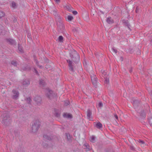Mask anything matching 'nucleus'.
Wrapping results in <instances>:
<instances>
[{
	"instance_id": "4",
	"label": "nucleus",
	"mask_w": 152,
	"mask_h": 152,
	"mask_svg": "<svg viewBox=\"0 0 152 152\" xmlns=\"http://www.w3.org/2000/svg\"><path fill=\"white\" fill-rule=\"evenodd\" d=\"M66 61L68 64V65L69 70L72 72H74V64L70 60H67Z\"/></svg>"
},
{
	"instance_id": "38",
	"label": "nucleus",
	"mask_w": 152,
	"mask_h": 152,
	"mask_svg": "<svg viewBox=\"0 0 152 152\" xmlns=\"http://www.w3.org/2000/svg\"><path fill=\"white\" fill-rule=\"evenodd\" d=\"M55 115L57 117H59L60 116V114L58 113H55Z\"/></svg>"
},
{
	"instance_id": "21",
	"label": "nucleus",
	"mask_w": 152,
	"mask_h": 152,
	"mask_svg": "<svg viewBox=\"0 0 152 152\" xmlns=\"http://www.w3.org/2000/svg\"><path fill=\"white\" fill-rule=\"evenodd\" d=\"M39 84L41 86H44L45 85V81L42 79L40 80Z\"/></svg>"
},
{
	"instance_id": "51",
	"label": "nucleus",
	"mask_w": 152,
	"mask_h": 152,
	"mask_svg": "<svg viewBox=\"0 0 152 152\" xmlns=\"http://www.w3.org/2000/svg\"><path fill=\"white\" fill-rule=\"evenodd\" d=\"M151 96H152V93H151Z\"/></svg>"
},
{
	"instance_id": "45",
	"label": "nucleus",
	"mask_w": 152,
	"mask_h": 152,
	"mask_svg": "<svg viewBox=\"0 0 152 152\" xmlns=\"http://www.w3.org/2000/svg\"><path fill=\"white\" fill-rule=\"evenodd\" d=\"M57 3H58L59 2L60 0H54Z\"/></svg>"
},
{
	"instance_id": "29",
	"label": "nucleus",
	"mask_w": 152,
	"mask_h": 152,
	"mask_svg": "<svg viewBox=\"0 0 152 152\" xmlns=\"http://www.w3.org/2000/svg\"><path fill=\"white\" fill-rule=\"evenodd\" d=\"M63 39V38L61 36H59L58 38V40L60 42H62Z\"/></svg>"
},
{
	"instance_id": "3",
	"label": "nucleus",
	"mask_w": 152,
	"mask_h": 152,
	"mask_svg": "<svg viewBox=\"0 0 152 152\" xmlns=\"http://www.w3.org/2000/svg\"><path fill=\"white\" fill-rule=\"evenodd\" d=\"M70 57L72 59V60L75 63H77L79 61L80 59L79 55L75 51L70 54Z\"/></svg>"
},
{
	"instance_id": "18",
	"label": "nucleus",
	"mask_w": 152,
	"mask_h": 152,
	"mask_svg": "<svg viewBox=\"0 0 152 152\" xmlns=\"http://www.w3.org/2000/svg\"><path fill=\"white\" fill-rule=\"evenodd\" d=\"M63 116L64 117L67 118H72V115L67 113H64Z\"/></svg>"
},
{
	"instance_id": "23",
	"label": "nucleus",
	"mask_w": 152,
	"mask_h": 152,
	"mask_svg": "<svg viewBox=\"0 0 152 152\" xmlns=\"http://www.w3.org/2000/svg\"><path fill=\"white\" fill-rule=\"evenodd\" d=\"M43 138L45 140H51L50 137L46 134H44L43 136Z\"/></svg>"
},
{
	"instance_id": "14",
	"label": "nucleus",
	"mask_w": 152,
	"mask_h": 152,
	"mask_svg": "<svg viewBox=\"0 0 152 152\" xmlns=\"http://www.w3.org/2000/svg\"><path fill=\"white\" fill-rule=\"evenodd\" d=\"M139 102L137 100H135L134 101L133 104L135 109H137V107L139 106Z\"/></svg>"
},
{
	"instance_id": "50",
	"label": "nucleus",
	"mask_w": 152,
	"mask_h": 152,
	"mask_svg": "<svg viewBox=\"0 0 152 152\" xmlns=\"http://www.w3.org/2000/svg\"><path fill=\"white\" fill-rule=\"evenodd\" d=\"M28 37H30V35H29V36H28Z\"/></svg>"
},
{
	"instance_id": "41",
	"label": "nucleus",
	"mask_w": 152,
	"mask_h": 152,
	"mask_svg": "<svg viewBox=\"0 0 152 152\" xmlns=\"http://www.w3.org/2000/svg\"><path fill=\"white\" fill-rule=\"evenodd\" d=\"M18 152H25L23 148H21L20 150L18 149Z\"/></svg>"
},
{
	"instance_id": "44",
	"label": "nucleus",
	"mask_w": 152,
	"mask_h": 152,
	"mask_svg": "<svg viewBox=\"0 0 152 152\" xmlns=\"http://www.w3.org/2000/svg\"><path fill=\"white\" fill-rule=\"evenodd\" d=\"M35 62H36V64H37L38 66V61H37L36 60H35Z\"/></svg>"
},
{
	"instance_id": "13",
	"label": "nucleus",
	"mask_w": 152,
	"mask_h": 152,
	"mask_svg": "<svg viewBox=\"0 0 152 152\" xmlns=\"http://www.w3.org/2000/svg\"><path fill=\"white\" fill-rule=\"evenodd\" d=\"M34 101L38 104L41 101V98L39 96H36L34 97Z\"/></svg>"
},
{
	"instance_id": "31",
	"label": "nucleus",
	"mask_w": 152,
	"mask_h": 152,
	"mask_svg": "<svg viewBox=\"0 0 152 152\" xmlns=\"http://www.w3.org/2000/svg\"><path fill=\"white\" fill-rule=\"evenodd\" d=\"M4 15V12L2 11H0V18H1Z\"/></svg>"
},
{
	"instance_id": "28",
	"label": "nucleus",
	"mask_w": 152,
	"mask_h": 152,
	"mask_svg": "<svg viewBox=\"0 0 152 152\" xmlns=\"http://www.w3.org/2000/svg\"><path fill=\"white\" fill-rule=\"evenodd\" d=\"M11 64L15 66H17V63L16 61H11Z\"/></svg>"
},
{
	"instance_id": "36",
	"label": "nucleus",
	"mask_w": 152,
	"mask_h": 152,
	"mask_svg": "<svg viewBox=\"0 0 152 152\" xmlns=\"http://www.w3.org/2000/svg\"><path fill=\"white\" fill-rule=\"evenodd\" d=\"M98 106L99 107H101L103 106V104L101 102H100L98 104Z\"/></svg>"
},
{
	"instance_id": "26",
	"label": "nucleus",
	"mask_w": 152,
	"mask_h": 152,
	"mask_svg": "<svg viewBox=\"0 0 152 152\" xmlns=\"http://www.w3.org/2000/svg\"><path fill=\"white\" fill-rule=\"evenodd\" d=\"M18 48L20 52L23 53V50L22 49V48L21 46H20L19 45H18Z\"/></svg>"
},
{
	"instance_id": "5",
	"label": "nucleus",
	"mask_w": 152,
	"mask_h": 152,
	"mask_svg": "<svg viewBox=\"0 0 152 152\" xmlns=\"http://www.w3.org/2000/svg\"><path fill=\"white\" fill-rule=\"evenodd\" d=\"M91 81L92 84L94 86L96 85L97 82V78L96 76L94 75H93L91 76Z\"/></svg>"
},
{
	"instance_id": "30",
	"label": "nucleus",
	"mask_w": 152,
	"mask_h": 152,
	"mask_svg": "<svg viewBox=\"0 0 152 152\" xmlns=\"http://www.w3.org/2000/svg\"><path fill=\"white\" fill-rule=\"evenodd\" d=\"M65 7L66 8V9H67V10L69 11H72L69 5L66 6Z\"/></svg>"
},
{
	"instance_id": "47",
	"label": "nucleus",
	"mask_w": 152,
	"mask_h": 152,
	"mask_svg": "<svg viewBox=\"0 0 152 152\" xmlns=\"http://www.w3.org/2000/svg\"><path fill=\"white\" fill-rule=\"evenodd\" d=\"M39 66V67L40 68H43L42 66Z\"/></svg>"
},
{
	"instance_id": "42",
	"label": "nucleus",
	"mask_w": 152,
	"mask_h": 152,
	"mask_svg": "<svg viewBox=\"0 0 152 152\" xmlns=\"http://www.w3.org/2000/svg\"><path fill=\"white\" fill-rule=\"evenodd\" d=\"M72 13L74 15H76L77 14V11H73Z\"/></svg>"
},
{
	"instance_id": "8",
	"label": "nucleus",
	"mask_w": 152,
	"mask_h": 152,
	"mask_svg": "<svg viewBox=\"0 0 152 152\" xmlns=\"http://www.w3.org/2000/svg\"><path fill=\"white\" fill-rule=\"evenodd\" d=\"M55 18L57 22V24L58 23H63L61 18L57 14L55 15Z\"/></svg>"
},
{
	"instance_id": "17",
	"label": "nucleus",
	"mask_w": 152,
	"mask_h": 152,
	"mask_svg": "<svg viewBox=\"0 0 152 152\" xmlns=\"http://www.w3.org/2000/svg\"><path fill=\"white\" fill-rule=\"evenodd\" d=\"M22 84L25 86H27L30 84V82L28 80H25L23 82Z\"/></svg>"
},
{
	"instance_id": "19",
	"label": "nucleus",
	"mask_w": 152,
	"mask_h": 152,
	"mask_svg": "<svg viewBox=\"0 0 152 152\" xmlns=\"http://www.w3.org/2000/svg\"><path fill=\"white\" fill-rule=\"evenodd\" d=\"M102 73L103 76L104 78L107 77H108V74L107 73L106 71L104 70H102Z\"/></svg>"
},
{
	"instance_id": "20",
	"label": "nucleus",
	"mask_w": 152,
	"mask_h": 152,
	"mask_svg": "<svg viewBox=\"0 0 152 152\" xmlns=\"http://www.w3.org/2000/svg\"><path fill=\"white\" fill-rule=\"evenodd\" d=\"M123 22L125 26H126L128 28H129V29L131 30L130 28V25L129 24V22H128L127 21H126L125 20H123Z\"/></svg>"
},
{
	"instance_id": "48",
	"label": "nucleus",
	"mask_w": 152,
	"mask_h": 152,
	"mask_svg": "<svg viewBox=\"0 0 152 152\" xmlns=\"http://www.w3.org/2000/svg\"><path fill=\"white\" fill-rule=\"evenodd\" d=\"M151 44H152V40H151Z\"/></svg>"
},
{
	"instance_id": "25",
	"label": "nucleus",
	"mask_w": 152,
	"mask_h": 152,
	"mask_svg": "<svg viewBox=\"0 0 152 152\" xmlns=\"http://www.w3.org/2000/svg\"><path fill=\"white\" fill-rule=\"evenodd\" d=\"M104 79H105L104 83L107 84H108L109 83V77H104Z\"/></svg>"
},
{
	"instance_id": "24",
	"label": "nucleus",
	"mask_w": 152,
	"mask_h": 152,
	"mask_svg": "<svg viewBox=\"0 0 152 152\" xmlns=\"http://www.w3.org/2000/svg\"><path fill=\"white\" fill-rule=\"evenodd\" d=\"M90 140L92 142H94L95 141V137L94 136H92L90 137Z\"/></svg>"
},
{
	"instance_id": "46",
	"label": "nucleus",
	"mask_w": 152,
	"mask_h": 152,
	"mask_svg": "<svg viewBox=\"0 0 152 152\" xmlns=\"http://www.w3.org/2000/svg\"><path fill=\"white\" fill-rule=\"evenodd\" d=\"M120 60H121V61H123V58L122 57H120Z\"/></svg>"
},
{
	"instance_id": "32",
	"label": "nucleus",
	"mask_w": 152,
	"mask_h": 152,
	"mask_svg": "<svg viewBox=\"0 0 152 152\" xmlns=\"http://www.w3.org/2000/svg\"><path fill=\"white\" fill-rule=\"evenodd\" d=\"M69 101L68 100H66L64 102V105L65 106H66L68 105H69Z\"/></svg>"
},
{
	"instance_id": "40",
	"label": "nucleus",
	"mask_w": 152,
	"mask_h": 152,
	"mask_svg": "<svg viewBox=\"0 0 152 152\" xmlns=\"http://www.w3.org/2000/svg\"><path fill=\"white\" fill-rule=\"evenodd\" d=\"M31 100V99L30 97L27 98V102L28 103H29L30 102Z\"/></svg>"
},
{
	"instance_id": "10",
	"label": "nucleus",
	"mask_w": 152,
	"mask_h": 152,
	"mask_svg": "<svg viewBox=\"0 0 152 152\" xmlns=\"http://www.w3.org/2000/svg\"><path fill=\"white\" fill-rule=\"evenodd\" d=\"M87 118L89 120H91L92 118L91 116L92 113L91 110L88 109L87 112Z\"/></svg>"
},
{
	"instance_id": "43",
	"label": "nucleus",
	"mask_w": 152,
	"mask_h": 152,
	"mask_svg": "<svg viewBox=\"0 0 152 152\" xmlns=\"http://www.w3.org/2000/svg\"><path fill=\"white\" fill-rule=\"evenodd\" d=\"M34 70L35 71V72L37 75H39L38 72L35 68L34 69Z\"/></svg>"
},
{
	"instance_id": "12",
	"label": "nucleus",
	"mask_w": 152,
	"mask_h": 152,
	"mask_svg": "<svg viewBox=\"0 0 152 152\" xmlns=\"http://www.w3.org/2000/svg\"><path fill=\"white\" fill-rule=\"evenodd\" d=\"M17 4L14 1H11L10 4V6L13 9H15L17 7Z\"/></svg>"
},
{
	"instance_id": "37",
	"label": "nucleus",
	"mask_w": 152,
	"mask_h": 152,
	"mask_svg": "<svg viewBox=\"0 0 152 152\" xmlns=\"http://www.w3.org/2000/svg\"><path fill=\"white\" fill-rule=\"evenodd\" d=\"M66 135L67 137V138L68 140H69L70 139V135L69 134H66Z\"/></svg>"
},
{
	"instance_id": "2",
	"label": "nucleus",
	"mask_w": 152,
	"mask_h": 152,
	"mask_svg": "<svg viewBox=\"0 0 152 152\" xmlns=\"http://www.w3.org/2000/svg\"><path fill=\"white\" fill-rule=\"evenodd\" d=\"M40 126V122L37 121H34L32 124L31 127V131L32 132L35 133L38 131Z\"/></svg>"
},
{
	"instance_id": "6",
	"label": "nucleus",
	"mask_w": 152,
	"mask_h": 152,
	"mask_svg": "<svg viewBox=\"0 0 152 152\" xmlns=\"http://www.w3.org/2000/svg\"><path fill=\"white\" fill-rule=\"evenodd\" d=\"M58 30L59 31H63L64 29V26L63 23L57 24Z\"/></svg>"
},
{
	"instance_id": "11",
	"label": "nucleus",
	"mask_w": 152,
	"mask_h": 152,
	"mask_svg": "<svg viewBox=\"0 0 152 152\" xmlns=\"http://www.w3.org/2000/svg\"><path fill=\"white\" fill-rule=\"evenodd\" d=\"M12 91L14 94V95L13 96V99L16 98L19 95V93L18 91L15 90H13Z\"/></svg>"
},
{
	"instance_id": "39",
	"label": "nucleus",
	"mask_w": 152,
	"mask_h": 152,
	"mask_svg": "<svg viewBox=\"0 0 152 152\" xmlns=\"http://www.w3.org/2000/svg\"><path fill=\"white\" fill-rule=\"evenodd\" d=\"M114 116L117 120H118V117L116 114H114Z\"/></svg>"
},
{
	"instance_id": "9",
	"label": "nucleus",
	"mask_w": 152,
	"mask_h": 152,
	"mask_svg": "<svg viewBox=\"0 0 152 152\" xmlns=\"http://www.w3.org/2000/svg\"><path fill=\"white\" fill-rule=\"evenodd\" d=\"M6 40L9 44L11 45H15L16 44L15 41L11 39H6Z\"/></svg>"
},
{
	"instance_id": "33",
	"label": "nucleus",
	"mask_w": 152,
	"mask_h": 152,
	"mask_svg": "<svg viewBox=\"0 0 152 152\" xmlns=\"http://www.w3.org/2000/svg\"><path fill=\"white\" fill-rule=\"evenodd\" d=\"M112 50L113 52L115 53H117V50L115 49L114 48H112Z\"/></svg>"
},
{
	"instance_id": "7",
	"label": "nucleus",
	"mask_w": 152,
	"mask_h": 152,
	"mask_svg": "<svg viewBox=\"0 0 152 152\" xmlns=\"http://www.w3.org/2000/svg\"><path fill=\"white\" fill-rule=\"evenodd\" d=\"M47 96L48 99H51L53 97L52 91L50 90H48L47 93Z\"/></svg>"
},
{
	"instance_id": "49",
	"label": "nucleus",
	"mask_w": 152,
	"mask_h": 152,
	"mask_svg": "<svg viewBox=\"0 0 152 152\" xmlns=\"http://www.w3.org/2000/svg\"><path fill=\"white\" fill-rule=\"evenodd\" d=\"M132 72V70H130V72Z\"/></svg>"
},
{
	"instance_id": "16",
	"label": "nucleus",
	"mask_w": 152,
	"mask_h": 152,
	"mask_svg": "<svg viewBox=\"0 0 152 152\" xmlns=\"http://www.w3.org/2000/svg\"><path fill=\"white\" fill-rule=\"evenodd\" d=\"M83 146L84 148L86 149L87 151H89L91 149V147L89 146L88 144L87 143L84 144Z\"/></svg>"
},
{
	"instance_id": "15",
	"label": "nucleus",
	"mask_w": 152,
	"mask_h": 152,
	"mask_svg": "<svg viewBox=\"0 0 152 152\" xmlns=\"http://www.w3.org/2000/svg\"><path fill=\"white\" fill-rule=\"evenodd\" d=\"M107 22L109 24H112L114 23L113 20L110 17H108L107 18L106 20Z\"/></svg>"
},
{
	"instance_id": "27",
	"label": "nucleus",
	"mask_w": 152,
	"mask_h": 152,
	"mask_svg": "<svg viewBox=\"0 0 152 152\" xmlns=\"http://www.w3.org/2000/svg\"><path fill=\"white\" fill-rule=\"evenodd\" d=\"M67 19L69 21H71L73 19V17L71 16L68 15L67 16Z\"/></svg>"
},
{
	"instance_id": "22",
	"label": "nucleus",
	"mask_w": 152,
	"mask_h": 152,
	"mask_svg": "<svg viewBox=\"0 0 152 152\" xmlns=\"http://www.w3.org/2000/svg\"><path fill=\"white\" fill-rule=\"evenodd\" d=\"M96 127L97 128L100 129L102 128V124L100 122H99L96 124Z\"/></svg>"
},
{
	"instance_id": "35",
	"label": "nucleus",
	"mask_w": 152,
	"mask_h": 152,
	"mask_svg": "<svg viewBox=\"0 0 152 152\" xmlns=\"http://www.w3.org/2000/svg\"><path fill=\"white\" fill-rule=\"evenodd\" d=\"M149 123L150 125L152 126V118H151L149 120Z\"/></svg>"
},
{
	"instance_id": "1",
	"label": "nucleus",
	"mask_w": 152,
	"mask_h": 152,
	"mask_svg": "<svg viewBox=\"0 0 152 152\" xmlns=\"http://www.w3.org/2000/svg\"><path fill=\"white\" fill-rule=\"evenodd\" d=\"M1 118L2 119V123L6 125H8L11 121L9 115L6 113H4Z\"/></svg>"
},
{
	"instance_id": "34",
	"label": "nucleus",
	"mask_w": 152,
	"mask_h": 152,
	"mask_svg": "<svg viewBox=\"0 0 152 152\" xmlns=\"http://www.w3.org/2000/svg\"><path fill=\"white\" fill-rule=\"evenodd\" d=\"M138 142L141 144H145L144 142L141 140H138Z\"/></svg>"
}]
</instances>
